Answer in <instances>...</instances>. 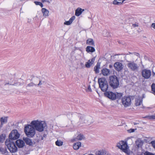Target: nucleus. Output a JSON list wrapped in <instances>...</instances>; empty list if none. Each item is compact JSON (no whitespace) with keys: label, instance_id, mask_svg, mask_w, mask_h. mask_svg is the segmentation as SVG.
<instances>
[{"label":"nucleus","instance_id":"53","mask_svg":"<svg viewBox=\"0 0 155 155\" xmlns=\"http://www.w3.org/2000/svg\"><path fill=\"white\" fill-rule=\"evenodd\" d=\"M43 137H44V138H45L46 137V135L45 134H44L43 136Z\"/></svg>","mask_w":155,"mask_h":155},{"label":"nucleus","instance_id":"39","mask_svg":"<svg viewBox=\"0 0 155 155\" xmlns=\"http://www.w3.org/2000/svg\"><path fill=\"white\" fill-rule=\"evenodd\" d=\"M35 85V84L33 82H31L29 84H28L27 86H26V88H27V87H33Z\"/></svg>","mask_w":155,"mask_h":155},{"label":"nucleus","instance_id":"8","mask_svg":"<svg viewBox=\"0 0 155 155\" xmlns=\"http://www.w3.org/2000/svg\"><path fill=\"white\" fill-rule=\"evenodd\" d=\"M127 66L129 69L133 71H138L139 68V64H137L134 61H127Z\"/></svg>","mask_w":155,"mask_h":155},{"label":"nucleus","instance_id":"32","mask_svg":"<svg viewBox=\"0 0 155 155\" xmlns=\"http://www.w3.org/2000/svg\"><path fill=\"white\" fill-rule=\"evenodd\" d=\"M100 68V64H97V65L94 68V70L96 73H98L99 72V69Z\"/></svg>","mask_w":155,"mask_h":155},{"label":"nucleus","instance_id":"27","mask_svg":"<svg viewBox=\"0 0 155 155\" xmlns=\"http://www.w3.org/2000/svg\"><path fill=\"white\" fill-rule=\"evenodd\" d=\"M36 80L38 82H39L37 84V86L40 87H41V86L45 83V81L44 80H39L38 78L36 79Z\"/></svg>","mask_w":155,"mask_h":155},{"label":"nucleus","instance_id":"30","mask_svg":"<svg viewBox=\"0 0 155 155\" xmlns=\"http://www.w3.org/2000/svg\"><path fill=\"white\" fill-rule=\"evenodd\" d=\"M96 155H106V151L103 150H99L95 153Z\"/></svg>","mask_w":155,"mask_h":155},{"label":"nucleus","instance_id":"7","mask_svg":"<svg viewBox=\"0 0 155 155\" xmlns=\"http://www.w3.org/2000/svg\"><path fill=\"white\" fill-rule=\"evenodd\" d=\"M5 143L11 152L15 153L17 151V148L14 142L9 140H6Z\"/></svg>","mask_w":155,"mask_h":155},{"label":"nucleus","instance_id":"52","mask_svg":"<svg viewBox=\"0 0 155 155\" xmlns=\"http://www.w3.org/2000/svg\"><path fill=\"white\" fill-rule=\"evenodd\" d=\"M113 65L111 64H110L109 65V67L110 68H113Z\"/></svg>","mask_w":155,"mask_h":155},{"label":"nucleus","instance_id":"19","mask_svg":"<svg viewBox=\"0 0 155 155\" xmlns=\"http://www.w3.org/2000/svg\"><path fill=\"white\" fill-rule=\"evenodd\" d=\"M84 137L83 134H78L76 137L73 139V141H77L78 140H81L84 139Z\"/></svg>","mask_w":155,"mask_h":155},{"label":"nucleus","instance_id":"29","mask_svg":"<svg viewBox=\"0 0 155 155\" xmlns=\"http://www.w3.org/2000/svg\"><path fill=\"white\" fill-rule=\"evenodd\" d=\"M143 143V141L140 140H138L136 141V145L138 147H140L142 145Z\"/></svg>","mask_w":155,"mask_h":155},{"label":"nucleus","instance_id":"40","mask_svg":"<svg viewBox=\"0 0 155 155\" xmlns=\"http://www.w3.org/2000/svg\"><path fill=\"white\" fill-rule=\"evenodd\" d=\"M151 144L152 145V147L155 149V140L153 141H152L151 142Z\"/></svg>","mask_w":155,"mask_h":155},{"label":"nucleus","instance_id":"25","mask_svg":"<svg viewBox=\"0 0 155 155\" xmlns=\"http://www.w3.org/2000/svg\"><path fill=\"white\" fill-rule=\"evenodd\" d=\"M84 11V9H82L79 8H78L76 10L75 15L78 16H79Z\"/></svg>","mask_w":155,"mask_h":155},{"label":"nucleus","instance_id":"21","mask_svg":"<svg viewBox=\"0 0 155 155\" xmlns=\"http://www.w3.org/2000/svg\"><path fill=\"white\" fill-rule=\"evenodd\" d=\"M41 12L43 13V16L45 17H48L49 15V11L45 8H43L41 9Z\"/></svg>","mask_w":155,"mask_h":155},{"label":"nucleus","instance_id":"46","mask_svg":"<svg viewBox=\"0 0 155 155\" xmlns=\"http://www.w3.org/2000/svg\"><path fill=\"white\" fill-rule=\"evenodd\" d=\"M35 78V80H34V82H33L34 84H35V86H37V84H38V82L37 81H36V78Z\"/></svg>","mask_w":155,"mask_h":155},{"label":"nucleus","instance_id":"10","mask_svg":"<svg viewBox=\"0 0 155 155\" xmlns=\"http://www.w3.org/2000/svg\"><path fill=\"white\" fill-rule=\"evenodd\" d=\"M20 134L16 130H13L12 131L9 136V139L12 140H16L19 137Z\"/></svg>","mask_w":155,"mask_h":155},{"label":"nucleus","instance_id":"57","mask_svg":"<svg viewBox=\"0 0 155 155\" xmlns=\"http://www.w3.org/2000/svg\"><path fill=\"white\" fill-rule=\"evenodd\" d=\"M1 147H0V149Z\"/></svg>","mask_w":155,"mask_h":155},{"label":"nucleus","instance_id":"23","mask_svg":"<svg viewBox=\"0 0 155 155\" xmlns=\"http://www.w3.org/2000/svg\"><path fill=\"white\" fill-rule=\"evenodd\" d=\"M142 103V100L141 97L136 98L135 100V105L136 106L140 105Z\"/></svg>","mask_w":155,"mask_h":155},{"label":"nucleus","instance_id":"37","mask_svg":"<svg viewBox=\"0 0 155 155\" xmlns=\"http://www.w3.org/2000/svg\"><path fill=\"white\" fill-rule=\"evenodd\" d=\"M152 91L153 93L155 94V84H153L151 85Z\"/></svg>","mask_w":155,"mask_h":155},{"label":"nucleus","instance_id":"18","mask_svg":"<svg viewBox=\"0 0 155 155\" xmlns=\"http://www.w3.org/2000/svg\"><path fill=\"white\" fill-rule=\"evenodd\" d=\"M101 74L104 76H107L110 74V71L106 68H104L101 70Z\"/></svg>","mask_w":155,"mask_h":155},{"label":"nucleus","instance_id":"47","mask_svg":"<svg viewBox=\"0 0 155 155\" xmlns=\"http://www.w3.org/2000/svg\"><path fill=\"white\" fill-rule=\"evenodd\" d=\"M138 26V25L137 24H133L132 25V26L131 27V28H135V27H137Z\"/></svg>","mask_w":155,"mask_h":155},{"label":"nucleus","instance_id":"35","mask_svg":"<svg viewBox=\"0 0 155 155\" xmlns=\"http://www.w3.org/2000/svg\"><path fill=\"white\" fill-rule=\"evenodd\" d=\"M115 95H116V98H120L122 96V94L120 93H117V92L115 94Z\"/></svg>","mask_w":155,"mask_h":155},{"label":"nucleus","instance_id":"20","mask_svg":"<svg viewBox=\"0 0 155 155\" xmlns=\"http://www.w3.org/2000/svg\"><path fill=\"white\" fill-rule=\"evenodd\" d=\"M8 117L6 116H3L0 118V122L3 125L4 124H6L8 122Z\"/></svg>","mask_w":155,"mask_h":155},{"label":"nucleus","instance_id":"44","mask_svg":"<svg viewBox=\"0 0 155 155\" xmlns=\"http://www.w3.org/2000/svg\"><path fill=\"white\" fill-rule=\"evenodd\" d=\"M135 130H136V129H130L129 130H128L127 131L130 133H131L132 132H134Z\"/></svg>","mask_w":155,"mask_h":155},{"label":"nucleus","instance_id":"13","mask_svg":"<svg viewBox=\"0 0 155 155\" xmlns=\"http://www.w3.org/2000/svg\"><path fill=\"white\" fill-rule=\"evenodd\" d=\"M143 77L146 79H148L151 75V71L146 69L143 70L142 72Z\"/></svg>","mask_w":155,"mask_h":155},{"label":"nucleus","instance_id":"28","mask_svg":"<svg viewBox=\"0 0 155 155\" xmlns=\"http://www.w3.org/2000/svg\"><path fill=\"white\" fill-rule=\"evenodd\" d=\"M0 153H1L2 154L7 155L8 154V152L7 151L6 148L1 147L0 149Z\"/></svg>","mask_w":155,"mask_h":155},{"label":"nucleus","instance_id":"1","mask_svg":"<svg viewBox=\"0 0 155 155\" xmlns=\"http://www.w3.org/2000/svg\"><path fill=\"white\" fill-rule=\"evenodd\" d=\"M67 116L73 125H80L84 123L88 124L87 117L79 114L69 113Z\"/></svg>","mask_w":155,"mask_h":155},{"label":"nucleus","instance_id":"14","mask_svg":"<svg viewBox=\"0 0 155 155\" xmlns=\"http://www.w3.org/2000/svg\"><path fill=\"white\" fill-rule=\"evenodd\" d=\"M114 66L115 69L118 71H120L123 68V66L122 63L118 62H115L114 64Z\"/></svg>","mask_w":155,"mask_h":155},{"label":"nucleus","instance_id":"34","mask_svg":"<svg viewBox=\"0 0 155 155\" xmlns=\"http://www.w3.org/2000/svg\"><path fill=\"white\" fill-rule=\"evenodd\" d=\"M63 142L60 140H58L55 142L56 145L58 146H61L63 145Z\"/></svg>","mask_w":155,"mask_h":155},{"label":"nucleus","instance_id":"43","mask_svg":"<svg viewBox=\"0 0 155 155\" xmlns=\"http://www.w3.org/2000/svg\"><path fill=\"white\" fill-rule=\"evenodd\" d=\"M145 155H155L154 154L147 152H146L144 153Z\"/></svg>","mask_w":155,"mask_h":155},{"label":"nucleus","instance_id":"11","mask_svg":"<svg viewBox=\"0 0 155 155\" xmlns=\"http://www.w3.org/2000/svg\"><path fill=\"white\" fill-rule=\"evenodd\" d=\"M140 54L139 53L136 52H129L125 54V58L129 60H133L136 58V57L139 56Z\"/></svg>","mask_w":155,"mask_h":155},{"label":"nucleus","instance_id":"41","mask_svg":"<svg viewBox=\"0 0 155 155\" xmlns=\"http://www.w3.org/2000/svg\"><path fill=\"white\" fill-rule=\"evenodd\" d=\"M71 23H71V22H70V21L69 20L68 21H65V22H64V24L67 25H69L70 24H71Z\"/></svg>","mask_w":155,"mask_h":155},{"label":"nucleus","instance_id":"49","mask_svg":"<svg viewBox=\"0 0 155 155\" xmlns=\"http://www.w3.org/2000/svg\"><path fill=\"white\" fill-rule=\"evenodd\" d=\"M151 26L154 29H155V23H153L151 25Z\"/></svg>","mask_w":155,"mask_h":155},{"label":"nucleus","instance_id":"2","mask_svg":"<svg viewBox=\"0 0 155 155\" xmlns=\"http://www.w3.org/2000/svg\"><path fill=\"white\" fill-rule=\"evenodd\" d=\"M31 124L33 126L35 130L41 132H43L44 129L47 127L46 122L41 120H34L31 122Z\"/></svg>","mask_w":155,"mask_h":155},{"label":"nucleus","instance_id":"9","mask_svg":"<svg viewBox=\"0 0 155 155\" xmlns=\"http://www.w3.org/2000/svg\"><path fill=\"white\" fill-rule=\"evenodd\" d=\"M121 103L125 107L130 106L131 103V100L130 97L125 96L122 98Z\"/></svg>","mask_w":155,"mask_h":155},{"label":"nucleus","instance_id":"42","mask_svg":"<svg viewBox=\"0 0 155 155\" xmlns=\"http://www.w3.org/2000/svg\"><path fill=\"white\" fill-rule=\"evenodd\" d=\"M75 16H73L72 17L69 19V21L70 22H71V23H72V22L74 20V19H75Z\"/></svg>","mask_w":155,"mask_h":155},{"label":"nucleus","instance_id":"48","mask_svg":"<svg viewBox=\"0 0 155 155\" xmlns=\"http://www.w3.org/2000/svg\"><path fill=\"white\" fill-rule=\"evenodd\" d=\"M87 91H89V92H91L92 90L91 89V87L90 85H89L87 87Z\"/></svg>","mask_w":155,"mask_h":155},{"label":"nucleus","instance_id":"24","mask_svg":"<svg viewBox=\"0 0 155 155\" xmlns=\"http://www.w3.org/2000/svg\"><path fill=\"white\" fill-rule=\"evenodd\" d=\"M86 50L88 53L93 52L95 51V49L93 47L87 46L86 48Z\"/></svg>","mask_w":155,"mask_h":155},{"label":"nucleus","instance_id":"45","mask_svg":"<svg viewBox=\"0 0 155 155\" xmlns=\"http://www.w3.org/2000/svg\"><path fill=\"white\" fill-rule=\"evenodd\" d=\"M44 139V137L43 136L40 137L39 139L38 140H37V141L38 142H39L40 141L43 140Z\"/></svg>","mask_w":155,"mask_h":155},{"label":"nucleus","instance_id":"54","mask_svg":"<svg viewBox=\"0 0 155 155\" xmlns=\"http://www.w3.org/2000/svg\"><path fill=\"white\" fill-rule=\"evenodd\" d=\"M88 155H94V154H89Z\"/></svg>","mask_w":155,"mask_h":155},{"label":"nucleus","instance_id":"50","mask_svg":"<svg viewBox=\"0 0 155 155\" xmlns=\"http://www.w3.org/2000/svg\"><path fill=\"white\" fill-rule=\"evenodd\" d=\"M13 85V84H12L11 83H9V82H6L5 83V85Z\"/></svg>","mask_w":155,"mask_h":155},{"label":"nucleus","instance_id":"4","mask_svg":"<svg viewBox=\"0 0 155 155\" xmlns=\"http://www.w3.org/2000/svg\"><path fill=\"white\" fill-rule=\"evenodd\" d=\"M116 146L124 152L128 154L129 153V147L127 142L123 140L120 141L117 143Z\"/></svg>","mask_w":155,"mask_h":155},{"label":"nucleus","instance_id":"12","mask_svg":"<svg viewBox=\"0 0 155 155\" xmlns=\"http://www.w3.org/2000/svg\"><path fill=\"white\" fill-rule=\"evenodd\" d=\"M104 95L109 98L112 100H115L116 99L115 93L111 91H107L104 94Z\"/></svg>","mask_w":155,"mask_h":155},{"label":"nucleus","instance_id":"33","mask_svg":"<svg viewBox=\"0 0 155 155\" xmlns=\"http://www.w3.org/2000/svg\"><path fill=\"white\" fill-rule=\"evenodd\" d=\"M123 1V0H114L113 3L114 4L119 5L121 4Z\"/></svg>","mask_w":155,"mask_h":155},{"label":"nucleus","instance_id":"55","mask_svg":"<svg viewBox=\"0 0 155 155\" xmlns=\"http://www.w3.org/2000/svg\"><path fill=\"white\" fill-rule=\"evenodd\" d=\"M134 125H136V124H136V123H134Z\"/></svg>","mask_w":155,"mask_h":155},{"label":"nucleus","instance_id":"17","mask_svg":"<svg viewBox=\"0 0 155 155\" xmlns=\"http://www.w3.org/2000/svg\"><path fill=\"white\" fill-rule=\"evenodd\" d=\"M95 58H94L89 60L88 61L86 62L85 64V66L86 68H89L90 66L93 64L95 61Z\"/></svg>","mask_w":155,"mask_h":155},{"label":"nucleus","instance_id":"16","mask_svg":"<svg viewBox=\"0 0 155 155\" xmlns=\"http://www.w3.org/2000/svg\"><path fill=\"white\" fill-rule=\"evenodd\" d=\"M23 139L24 141L27 145H28L30 146H32L35 144V143L32 141L28 137H24L23 138Z\"/></svg>","mask_w":155,"mask_h":155},{"label":"nucleus","instance_id":"36","mask_svg":"<svg viewBox=\"0 0 155 155\" xmlns=\"http://www.w3.org/2000/svg\"><path fill=\"white\" fill-rule=\"evenodd\" d=\"M34 2L36 5H39L41 7H42L43 6V5L40 2L38 1H35Z\"/></svg>","mask_w":155,"mask_h":155},{"label":"nucleus","instance_id":"26","mask_svg":"<svg viewBox=\"0 0 155 155\" xmlns=\"http://www.w3.org/2000/svg\"><path fill=\"white\" fill-rule=\"evenodd\" d=\"M94 41L91 38H88L86 41V44L90 45H94Z\"/></svg>","mask_w":155,"mask_h":155},{"label":"nucleus","instance_id":"15","mask_svg":"<svg viewBox=\"0 0 155 155\" xmlns=\"http://www.w3.org/2000/svg\"><path fill=\"white\" fill-rule=\"evenodd\" d=\"M15 143L18 147L20 148L23 147L25 145V143L24 141L20 139L17 140Z\"/></svg>","mask_w":155,"mask_h":155},{"label":"nucleus","instance_id":"6","mask_svg":"<svg viewBox=\"0 0 155 155\" xmlns=\"http://www.w3.org/2000/svg\"><path fill=\"white\" fill-rule=\"evenodd\" d=\"M109 84L113 89H115L118 87L119 80L115 76H112L109 77Z\"/></svg>","mask_w":155,"mask_h":155},{"label":"nucleus","instance_id":"5","mask_svg":"<svg viewBox=\"0 0 155 155\" xmlns=\"http://www.w3.org/2000/svg\"><path fill=\"white\" fill-rule=\"evenodd\" d=\"M99 87L102 91L105 92L107 91L108 85L106 79L104 78L98 79Z\"/></svg>","mask_w":155,"mask_h":155},{"label":"nucleus","instance_id":"51","mask_svg":"<svg viewBox=\"0 0 155 155\" xmlns=\"http://www.w3.org/2000/svg\"><path fill=\"white\" fill-rule=\"evenodd\" d=\"M3 126V125L2 123H0V130H1V128Z\"/></svg>","mask_w":155,"mask_h":155},{"label":"nucleus","instance_id":"22","mask_svg":"<svg viewBox=\"0 0 155 155\" xmlns=\"http://www.w3.org/2000/svg\"><path fill=\"white\" fill-rule=\"evenodd\" d=\"M81 146V143L80 142H77L74 143L73 148L75 150H78Z\"/></svg>","mask_w":155,"mask_h":155},{"label":"nucleus","instance_id":"56","mask_svg":"<svg viewBox=\"0 0 155 155\" xmlns=\"http://www.w3.org/2000/svg\"><path fill=\"white\" fill-rule=\"evenodd\" d=\"M140 63H141V64H142V61H141Z\"/></svg>","mask_w":155,"mask_h":155},{"label":"nucleus","instance_id":"3","mask_svg":"<svg viewBox=\"0 0 155 155\" xmlns=\"http://www.w3.org/2000/svg\"><path fill=\"white\" fill-rule=\"evenodd\" d=\"M24 132L26 135L29 137H33L36 133L35 128L31 124L25 127Z\"/></svg>","mask_w":155,"mask_h":155},{"label":"nucleus","instance_id":"38","mask_svg":"<svg viewBox=\"0 0 155 155\" xmlns=\"http://www.w3.org/2000/svg\"><path fill=\"white\" fill-rule=\"evenodd\" d=\"M145 118H147L149 119H155V115L146 116Z\"/></svg>","mask_w":155,"mask_h":155},{"label":"nucleus","instance_id":"31","mask_svg":"<svg viewBox=\"0 0 155 155\" xmlns=\"http://www.w3.org/2000/svg\"><path fill=\"white\" fill-rule=\"evenodd\" d=\"M5 134H2L0 135V143H3L5 140Z\"/></svg>","mask_w":155,"mask_h":155}]
</instances>
